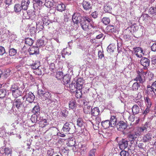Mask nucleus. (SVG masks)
I'll return each instance as SVG.
<instances>
[{
  "instance_id": "nucleus-17",
  "label": "nucleus",
  "mask_w": 156,
  "mask_h": 156,
  "mask_svg": "<svg viewBox=\"0 0 156 156\" xmlns=\"http://www.w3.org/2000/svg\"><path fill=\"white\" fill-rule=\"evenodd\" d=\"M137 73L138 75L134 80L137 81H139L140 83H143L145 81V76L140 75L139 73Z\"/></svg>"
},
{
  "instance_id": "nucleus-36",
  "label": "nucleus",
  "mask_w": 156,
  "mask_h": 156,
  "mask_svg": "<svg viewBox=\"0 0 156 156\" xmlns=\"http://www.w3.org/2000/svg\"><path fill=\"white\" fill-rule=\"evenodd\" d=\"M77 125L80 127L84 126V122L83 121V119L81 118H79L77 120Z\"/></svg>"
},
{
  "instance_id": "nucleus-24",
  "label": "nucleus",
  "mask_w": 156,
  "mask_h": 156,
  "mask_svg": "<svg viewBox=\"0 0 156 156\" xmlns=\"http://www.w3.org/2000/svg\"><path fill=\"white\" fill-rule=\"evenodd\" d=\"M70 77L69 74H66L63 77V81L64 84H68L70 81Z\"/></svg>"
},
{
  "instance_id": "nucleus-54",
  "label": "nucleus",
  "mask_w": 156,
  "mask_h": 156,
  "mask_svg": "<svg viewBox=\"0 0 156 156\" xmlns=\"http://www.w3.org/2000/svg\"><path fill=\"white\" fill-rule=\"evenodd\" d=\"M37 116L35 114L33 115L31 117L30 119L33 123L35 122L36 121L39 120L37 119Z\"/></svg>"
},
{
  "instance_id": "nucleus-38",
  "label": "nucleus",
  "mask_w": 156,
  "mask_h": 156,
  "mask_svg": "<svg viewBox=\"0 0 156 156\" xmlns=\"http://www.w3.org/2000/svg\"><path fill=\"white\" fill-rule=\"evenodd\" d=\"M23 9L22 5L19 4H15L14 6V11L16 12H18L21 11Z\"/></svg>"
},
{
  "instance_id": "nucleus-42",
  "label": "nucleus",
  "mask_w": 156,
  "mask_h": 156,
  "mask_svg": "<svg viewBox=\"0 0 156 156\" xmlns=\"http://www.w3.org/2000/svg\"><path fill=\"white\" fill-rule=\"evenodd\" d=\"M149 12L153 16L156 15V7H151L149 10Z\"/></svg>"
},
{
  "instance_id": "nucleus-56",
  "label": "nucleus",
  "mask_w": 156,
  "mask_h": 156,
  "mask_svg": "<svg viewBox=\"0 0 156 156\" xmlns=\"http://www.w3.org/2000/svg\"><path fill=\"white\" fill-rule=\"evenodd\" d=\"M104 9L105 10L106 12H109L111 11L112 9V8L110 6H109V5L106 4L104 7Z\"/></svg>"
},
{
  "instance_id": "nucleus-47",
  "label": "nucleus",
  "mask_w": 156,
  "mask_h": 156,
  "mask_svg": "<svg viewBox=\"0 0 156 156\" xmlns=\"http://www.w3.org/2000/svg\"><path fill=\"white\" fill-rule=\"evenodd\" d=\"M30 35L31 36L35 37L36 34V29L34 27H31L30 29Z\"/></svg>"
},
{
  "instance_id": "nucleus-34",
  "label": "nucleus",
  "mask_w": 156,
  "mask_h": 156,
  "mask_svg": "<svg viewBox=\"0 0 156 156\" xmlns=\"http://www.w3.org/2000/svg\"><path fill=\"white\" fill-rule=\"evenodd\" d=\"M147 88L146 93L148 95L153 94V93H154V91H155V90H154L152 87L150 85H147Z\"/></svg>"
},
{
  "instance_id": "nucleus-35",
  "label": "nucleus",
  "mask_w": 156,
  "mask_h": 156,
  "mask_svg": "<svg viewBox=\"0 0 156 156\" xmlns=\"http://www.w3.org/2000/svg\"><path fill=\"white\" fill-rule=\"evenodd\" d=\"M7 92L6 89H0V98L3 99L7 95Z\"/></svg>"
},
{
  "instance_id": "nucleus-62",
  "label": "nucleus",
  "mask_w": 156,
  "mask_h": 156,
  "mask_svg": "<svg viewBox=\"0 0 156 156\" xmlns=\"http://www.w3.org/2000/svg\"><path fill=\"white\" fill-rule=\"evenodd\" d=\"M5 52V48L2 46H0V55H3Z\"/></svg>"
},
{
  "instance_id": "nucleus-52",
  "label": "nucleus",
  "mask_w": 156,
  "mask_h": 156,
  "mask_svg": "<svg viewBox=\"0 0 156 156\" xmlns=\"http://www.w3.org/2000/svg\"><path fill=\"white\" fill-rule=\"evenodd\" d=\"M69 87L70 90L72 92H74L76 90H77V88H76V87L74 84H71L69 85Z\"/></svg>"
},
{
  "instance_id": "nucleus-50",
  "label": "nucleus",
  "mask_w": 156,
  "mask_h": 156,
  "mask_svg": "<svg viewBox=\"0 0 156 156\" xmlns=\"http://www.w3.org/2000/svg\"><path fill=\"white\" fill-rule=\"evenodd\" d=\"M139 86H140V85H139ZM139 86V84H138V83L137 82H135L133 84L132 86V87L131 88V89L133 90H138Z\"/></svg>"
},
{
  "instance_id": "nucleus-63",
  "label": "nucleus",
  "mask_w": 156,
  "mask_h": 156,
  "mask_svg": "<svg viewBox=\"0 0 156 156\" xmlns=\"http://www.w3.org/2000/svg\"><path fill=\"white\" fill-rule=\"evenodd\" d=\"M10 71L9 70H6V71L5 72L3 73V75L4 77L5 78H7L9 76Z\"/></svg>"
},
{
  "instance_id": "nucleus-61",
  "label": "nucleus",
  "mask_w": 156,
  "mask_h": 156,
  "mask_svg": "<svg viewBox=\"0 0 156 156\" xmlns=\"http://www.w3.org/2000/svg\"><path fill=\"white\" fill-rule=\"evenodd\" d=\"M148 127L147 125H144L143 126L140 127V130L141 132H143L147 131V129Z\"/></svg>"
},
{
  "instance_id": "nucleus-3",
  "label": "nucleus",
  "mask_w": 156,
  "mask_h": 156,
  "mask_svg": "<svg viewBox=\"0 0 156 156\" xmlns=\"http://www.w3.org/2000/svg\"><path fill=\"white\" fill-rule=\"evenodd\" d=\"M75 129V126L72 122H66L64 125L62 130L66 134H71L74 132Z\"/></svg>"
},
{
  "instance_id": "nucleus-53",
  "label": "nucleus",
  "mask_w": 156,
  "mask_h": 156,
  "mask_svg": "<svg viewBox=\"0 0 156 156\" xmlns=\"http://www.w3.org/2000/svg\"><path fill=\"white\" fill-rule=\"evenodd\" d=\"M122 151L120 152V154L121 156H129V152L124 150H122Z\"/></svg>"
},
{
  "instance_id": "nucleus-23",
  "label": "nucleus",
  "mask_w": 156,
  "mask_h": 156,
  "mask_svg": "<svg viewBox=\"0 0 156 156\" xmlns=\"http://www.w3.org/2000/svg\"><path fill=\"white\" fill-rule=\"evenodd\" d=\"M34 5L37 7L39 9H40L42 6L43 2L41 0H34Z\"/></svg>"
},
{
  "instance_id": "nucleus-46",
  "label": "nucleus",
  "mask_w": 156,
  "mask_h": 156,
  "mask_svg": "<svg viewBox=\"0 0 156 156\" xmlns=\"http://www.w3.org/2000/svg\"><path fill=\"white\" fill-rule=\"evenodd\" d=\"M42 20L43 22V24H45V25H48L50 22V21L49 20V18L48 16H45L44 17L42 18Z\"/></svg>"
},
{
  "instance_id": "nucleus-7",
  "label": "nucleus",
  "mask_w": 156,
  "mask_h": 156,
  "mask_svg": "<svg viewBox=\"0 0 156 156\" xmlns=\"http://www.w3.org/2000/svg\"><path fill=\"white\" fill-rule=\"evenodd\" d=\"M40 92V93L39 94L41 96L43 101L47 100H50L51 99V94L50 93L46 92L43 93L44 92L42 90L38 91L39 93Z\"/></svg>"
},
{
  "instance_id": "nucleus-59",
  "label": "nucleus",
  "mask_w": 156,
  "mask_h": 156,
  "mask_svg": "<svg viewBox=\"0 0 156 156\" xmlns=\"http://www.w3.org/2000/svg\"><path fill=\"white\" fill-rule=\"evenodd\" d=\"M143 17L144 19V21L145 22H147L148 20V18L149 17V16L148 14H144L143 16Z\"/></svg>"
},
{
  "instance_id": "nucleus-33",
  "label": "nucleus",
  "mask_w": 156,
  "mask_h": 156,
  "mask_svg": "<svg viewBox=\"0 0 156 156\" xmlns=\"http://www.w3.org/2000/svg\"><path fill=\"white\" fill-rule=\"evenodd\" d=\"M53 0H45L44 5L48 8H50L53 5Z\"/></svg>"
},
{
  "instance_id": "nucleus-5",
  "label": "nucleus",
  "mask_w": 156,
  "mask_h": 156,
  "mask_svg": "<svg viewBox=\"0 0 156 156\" xmlns=\"http://www.w3.org/2000/svg\"><path fill=\"white\" fill-rule=\"evenodd\" d=\"M24 97H22L19 98L15 99L13 104V106L18 109L20 108L23 106V103L24 100Z\"/></svg>"
},
{
  "instance_id": "nucleus-26",
  "label": "nucleus",
  "mask_w": 156,
  "mask_h": 156,
  "mask_svg": "<svg viewBox=\"0 0 156 156\" xmlns=\"http://www.w3.org/2000/svg\"><path fill=\"white\" fill-rule=\"evenodd\" d=\"M69 105L70 108L72 109L75 108L76 106V101L73 99L71 100L69 102Z\"/></svg>"
},
{
  "instance_id": "nucleus-9",
  "label": "nucleus",
  "mask_w": 156,
  "mask_h": 156,
  "mask_svg": "<svg viewBox=\"0 0 156 156\" xmlns=\"http://www.w3.org/2000/svg\"><path fill=\"white\" fill-rule=\"evenodd\" d=\"M134 54L137 57L140 58L144 55L142 49L139 47L133 48Z\"/></svg>"
},
{
  "instance_id": "nucleus-15",
  "label": "nucleus",
  "mask_w": 156,
  "mask_h": 156,
  "mask_svg": "<svg viewBox=\"0 0 156 156\" xmlns=\"http://www.w3.org/2000/svg\"><path fill=\"white\" fill-rule=\"evenodd\" d=\"M140 63L141 64L145 67H148L150 64V60L147 58L144 57L142 58L140 60Z\"/></svg>"
},
{
  "instance_id": "nucleus-27",
  "label": "nucleus",
  "mask_w": 156,
  "mask_h": 156,
  "mask_svg": "<svg viewBox=\"0 0 156 156\" xmlns=\"http://www.w3.org/2000/svg\"><path fill=\"white\" fill-rule=\"evenodd\" d=\"M39 126L43 128L47 125L48 123L47 120L45 119H41L39 122Z\"/></svg>"
},
{
  "instance_id": "nucleus-8",
  "label": "nucleus",
  "mask_w": 156,
  "mask_h": 156,
  "mask_svg": "<svg viewBox=\"0 0 156 156\" xmlns=\"http://www.w3.org/2000/svg\"><path fill=\"white\" fill-rule=\"evenodd\" d=\"M37 20L39 21H37L36 22V29L40 31H41L44 28V27L43 24V22L42 23L43 21L42 20V17H41L40 16H38Z\"/></svg>"
},
{
  "instance_id": "nucleus-31",
  "label": "nucleus",
  "mask_w": 156,
  "mask_h": 156,
  "mask_svg": "<svg viewBox=\"0 0 156 156\" xmlns=\"http://www.w3.org/2000/svg\"><path fill=\"white\" fill-rule=\"evenodd\" d=\"M56 9L58 11L62 12L65 10V5L62 3H60L57 5Z\"/></svg>"
},
{
  "instance_id": "nucleus-41",
  "label": "nucleus",
  "mask_w": 156,
  "mask_h": 156,
  "mask_svg": "<svg viewBox=\"0 0 156 156\" xmlns=\"http://www.w3.org/2000/svg\"><path fill=\"white\" fill-rule=\"evenodd\" d=\"M17 53V50L14 48H11L9 49V54L11 56H14L16 55Z\"/></svg>"
},
{
  "instance_id": "nucleus-2",
  "label": "nucleus",
  "mask_w": 156,
  "mask_h": 156,
  "mask_svg": "<svg viewBox=\"0 0 156 156\" xmlns=\"http://www.w3.org/2000/svg\"><path fill=\"white\" fill-rule=\"evenodd\" d=\"M10 89L13 96L16 98L21 95L23 90V89L22 87H19L17 84L12 85Z\"/></svg>"
},
{
  "instance_id": "nucleus-18",
  "label": "nucleus",
  "mask_w": 156,
  "mask_h": 156,
  "mask_svg": "<svg viewBox=\"0 0 156 156\" xmlns=\"http://www.w3.org/2000/svg\"><path fill=\"white\" fill-rule=\"evenodd\" d=\"M30 3L29 0H22L21 5L23 7V9L25 10H27Z\"/></svg>"
},
{
  "instance_id": "nucleus-10",
  "label": "nucleus",
  "mask_w": 156,
  "mask_h": 156,
  "mask_svg": "<svg viewBox=\"0 0 156 156\" xmlns=\"http://www.w3.org/2000/svg\"><path fill=\"white\" fill-rule=\"evenodd\" d=\"M128 141L126 139H123L119 144V148L121 150H124L128 146Z\"/></svg>"
},
{
  "instance_id": "nucleus-44",
  "label": "nucleus",
  "mask_w": 156,
  "mask_h": 156,
  "mask_svg": "<svg viewBox=\"0 0 156 156\" xmlns=\"http://www.w3.org/2000/svg\"><path fill=\"white\" fill-rule=\"evenodd\" d=\"M32 112L34 114L40 112V108L39 105H36L33 108L32 110Z\"/></svg>"
},
{
  "instance_id": "nucleus-14",
  "label": "nucleus",
  "mask_w": 156,
  "mask_h": 156,
  "mask_svg": "<svg viewBox=\"0 0 156 156\" xmlns=\"http://www.w3.org/2000/svg\"><path fill=\"white\" fill-rule=\"evenodd\" d=\"M139 135L138 133L135 132L129 134L128 136V138L130 141H133L137 139Z\"/></svg>"
},
{
  "instance_id": "nucleus-12",
  "label": "nucleus",
  "mask_w": 156,
  "mask_h": 156,
  "mask_svg": "<svg viewBox=\"0 0 156 156\" xmlns=\"http://www.w3.org/2000/svg\"><path fill=\"white\" fill-rule=\"evenodd\" d=\"M26 98V100L30 103L33 102L34 100L35 97L33 93L29 92V93L24 96Z\"/></svg>"
},
{
  "instance_id": "nucleus-58",
  "label": "nucleus",
  "mask_w": 156,
  "mask_h": 156,
  "mask_svg": "<svg viewBox=\"0 0 156 156\" xmlns=\"http://www.w3.org/2000/svg\"><path fill=\"white\" fill-rule=\"evenodd\" d=\"M151 107H149L146 106V108L145 109L144 112L143 113V114L144 115H145L147 114L149 112L150 110V108Z\"/></svg>"
},
{
  "instance_id": "nucleus-21",
  "label": "nucleus",
  "mask_w": 156,
  "mask_h": 156,
  "mask_svg": "<svg viewBox=\"0 0 156 156\" xmlns=\"http://www.w3.org/2000/svg\"><path fill=\"white\" fill-rule=\"evenodd\" d=\"M144 102L146 106L151 107L152 105V101L148 96L144 98Z\"/></svg>"
},
{
  "instance_id": "nucleus-45",
  "label": "nucleus",
  "mask_w": 156,
  "mask_h": 156,
  "mask_svg": "<svg viewBox=\"0 0 156 156\" xmlns=\"http://www.w3.org/2000/svg\"><path fill=\"white\" fill-rule=\"evenodd\" d=\"M37 47H42L45 45L44 41L42 40H38L37 42Z\"/></svg>"
},
{
  "instance_id": "nucleus-19",
  "label": "nucleus",
  "mask_w": 156,
  "mask_h": 156,
  "mask_svg": "<svg viewBox=\"0 0 156 156\" xmlns=\"http://www.w3.org/2000/svg\"><path fill=\"white\" fill-rule=\"evenodd\" d=\"M152 136V134L150 133H148L144 135L142 138L143 141L144 142H147L151 141Z\"/></svg>"
},
{
  "instance_id": "nucleus-20",
  "label": "nucleus",
  "mask_w": 156,
  "mask_h": 156,
  "mask_svg": "<svg viewBox=\"0 0 156 156\" xmlns=\"http://www.w3.org/2000/svg\"><path fill=\"white\" fill-rule=\"evenodd\" d=\"M100 113V110L98 107H96L93 108H91V115L93 116H97Z\"/></svg>"
},
{
  "instance_id": "nucleus-40",
  "label": "nucleus",
  "mask_w": 156,
  "mask_h": 156,
  "mask_svg": "<svg viewBox=\"0 0 156 156\" xmlns=\"http://www.w3.org/2000/svg\"><path fill=\"white\" fill-rule=\"evenodd\" d=\"M115 48V46L114 44H111L108 47L107 51L108 53H111L113 51Z\"/></svg>"
},
{
  "instance_id": "nucleus-49",
  "label": "nucleus",
  "mask_w": 156,
  "mask_h": 156,
  "mask_svg": "<svg viewBox=\"0 0 156 156\" xmlns=\"http://www.w3.org/2000/svg\"><path fill=\"white\" fill-rule=\"evenodd\" d=\"M101 22L105 25H107L110 22V20L109 18L104 17L102 19Z\"/></svg>"
},
{
  "instance_id": "nucleus-48",
  "label": "nucleus",
  "mask_w": 156,
  "mask_h": 156,
  "mask_svg": "<svg viewBox=\"0 0 156 156\" xmlns=\"http://www.w3.org/2000/svg\"><path fill=\"white\" fill-rule=\"evenodd\" d=\"M76 97L78 99H80L82 96V91L81 90H76Z\"/></svg>"
},
{
  "instance_id": "nucleus-13",
  "label": "nucleus",
  "mask_w": 156,
  "mask_h": 156,
  "mask_svg": "<svg viewBox=\"0 0 156 156\" xmlns=\"http://www.w3.org/2000/svg\"><path fill=\"white\" fill-rule=\"evenodd\" d=\"M84 83L83 80L82 78H78L76 81V88L77 90H81Z\"/></svg>"
},
{
  "instance_id": "nucleus-30",
  "label": "nucleus",
  "mask_w": 156,
  "mask_h": 156,
  "mask_svg": "<svg viewBox=\"0 0 156 156\" xmlns=\"http://www.w3.org/2000/svg\"><path fill=\"white\" fill-rule=\"evenodd\" d=\"M43 71L44 69L41 66H40L36 69H35L34 72L36 75H41L43 73Z\"/></svg>"
},
{
  "instance_id": "nucleus-1",
  "label": "nucleus",
  "mask_w": 156,
  "mask_h": 156,
  "mask_svg": "<svg viewBox=\"0 0 156 156\" xmlns=\"http://www.w3.org/2000/svg\"><path fill=\"white\" fill-rule=\"evenodd\" d=\"M91 21L90 18L88 16H83L80 21V24L82 29L86 31L91 33V28L94 29L95 27L92 25L89 26V23Z\"/></svg>"
},
{
  "instance_id": "nucleus-28",
  "label": "nucleus",
  "mask_w": 156,
  "mask_h": 156,
  "mask_svg": "<svg viewBox=\"0 0 156 156\" xmlns=\"http://www.w3.org/2000/svg\"><path fill=\"white\" fill-rule=\"evenodd\" d=\"M101 125L103 128L105 129L109 128L110 126H111L109 120H108L102 121L101 122Z\"/></svg>"
},
{
  "instance_id": "nucleus-22",
  "label": "nucleus",
  "mask_w": 156,
  "mask_h": 156,
  "mask_svg": "<svg viewBox=\"0 0 156 156\" xmlns=\"http://www.w3.org/2000/svg\"><path fill=\"white\" fill-rule=\"evenodd\" d=\"M132 110L134 115L137 114L140 112V108L137 105H134L132 107Z\"/></svg>"
},
{
  "instance_id": "nucleus-4",
  "label": "nucleus",
  "mask_w": 156,
  "mask_h": 156,
  "mask_svg": "<svg viewBox=\"0 0 156 156\" xmlns=\"http://www.w3.org/2000/svg\"><path fill=\"white\" fill-rule=\"evenodd\" d=\"M116 126L118 130L123 131L127 128L128 125L126 122L121 120L117 123Z\"/></svg>"
},
{
  "instance_id": "nucleus-29",
  "label": "nucleus",
  "mask_w": 156,
  "mask_h": 156,
  "mask_svg": "<svg viewBox=\"0 0 156 156\" xmlns=\"http://www.w3.org/2000/svg\"><path fill=\"white\" fill-rule=\"evenodd\" d=\"M109 122H110L111 126H115L117 122V119L116 116L114 115L111 116L110 120L109 121Z\"/></svg>"
},
{
  "instance_id": "nucleus-25",
  "label": "nucleus",
  "mask_w": 156,
  "mask_h": 156,
  "mask_svg": "<svg viewBox=\"0 0 156 156\" xmlns=\"http://www.w3.org/2000/svg\"><path fill=\"white\" fill-rule=\"evenodd\" d=\"M105 30L107 32L112 33L115 32L116 28L114 26L109 25L106 27Z\"/></svg>"
},
{
  "instance_id": "nucleus-39",
  "label": "nucleus",
  "mask_w": 156,
  "mask_h": 156,
  "mask_svg": "<svg viewBox=\"0 0 156 156\" xmlns=\"http://www.w3.org/2000/svg\"><path fill=\"white\" fill-rule=\"evenodd\" d=\"M40 66V62L38 61H35L34 63L31 65L32 68L34 69H35Z\"/></svg>"
},
{
  "instance_id": "nucleus-32",
  "label": "nucleus",
  "mask_w": 156,
  "mask_h": 156,
  "mask_svg": "<svg viewBox=\"0 0 156 156\" xmlns=\"http://www.w3.org/2000/svg\"><path fill=\"white\" fill-rule=\"evenodd\" d=\"M91 106H87L85 105L83 108V112L85 114H89L91 112Z\"/></svg>"
},
{
  "instance_id": "nucleus-64",
  "label": "nucleus",
  "mask_w": 156,
  "mask_h": 156,
  "mask_svg": "<svg viewBox=\"0 0 156 156\" xmlns=\"http://www.w3.org/2000/svg\"><path fill=\"white\" fill-rule=\"evenodd\" d=\"M135 117L134 115L132 116L130 114H129L128 119L129 121L131 122H134L135 120Z\"/></svg>"
},
{
  "instance_id": "nucleus-57",
  "label": "nucleus",
  "mask_w": 156,
  "mask_h": 156,
  "mask_svg": "<svg viewBox=\"0 0 156 156\" xmlns=\"http://www.w3.org/2000/svg\"><path fill=\"white\" fill-rule=\"evenodd\" d=\"M63 77L62 73L61 72H58L56 74V77L58 79L60 80Z\"/></svg>"
},
{
  "instance_id": "nucleus-51",
  "label": "nucleus",
  "mask_w": 156,
  "mask_h": 156,
  "mask_svg": "<svg viewBox=\"0 0 156 156\" xmlns=\"http://www.w3.org/2000/svg\"><path fill=\"white\" fill-rule=\"evenodd\" d=\"M22 17L24 19H29V10L27 12L26 11V10H25L24 12H23Z\"/></svg>"
},
{
  "instance_id": "nucleus-11",
  "label": "nucleus",
  "mask_w": 156,
  "mask_h": 156,
  "mask_svg": "<svg viewBox=\"0 0 156 156\" xmlns=\"http://www.w3.org/2000/svg\"><path fill=\"white\" fill-rule=\"evenodd\" d=\"M82 4L83 7L85 10H88L91 8V5L88 0H84Z\"/></svg>"
},
{
  "instance_id": "nucleus-55",
  "label": "nucleus",
  "mask_w": 156,
  "mask_h": 156,
  "mask_svg": "<svg viewBox=\"0 0 156 156\" xmlns=\"http://www.w3.org/2000/svg\"><path fill=\"white\" fill-rule=\"evenodd\" d=\"M96 149H92L88 153V156H95Z\"/></svg>"
},
{
  "instance_id": "nucleus-16",
  "label": "nucleus",
  "mask_w": 156,
  "mask_h": 156,
  "mask_svg": "<svg viewBox=\"0 0 156 156\" xmlns=\"http://www.w3.org/2000/svg\"><path fill=\"white\" fill-rule=\"evenodd\" d=\"M12 150L11 148L7 147L4 149V152L3 154V156H11Z\"/></svg>"
},
{
  "instance_id": "nucleus-37",
  "label": "nucleus",
  "mask_w": 156,
  "mask_h": 156,
  "mask_svg": "<svg viewBox=\"0 0 156 156\" xmlns=\"http://www.w3.org/2000/svg\"><path fill=\"white\" fill-rule=\"evenodd\" d=\"M29 19L34 20L36 16L35 12L33 10H29Z\"/></svg>"
},
{
  "instance_id": "nucleus-6",
  "label": "nucleus",
  "mask_w": 156,
  "mask_h": 156,
  "mask_svg": "<svg viewBox=\"0 0 156 156\" xmlns=\"http://www.w3.org/2000/svg\"><path fill=\"white\" fill-rule=\"evenodd\" d=\"M82 17L80 13L76 12L73 16L72 20L74 23L77 24L79 22H80L81 20L82 19Z\"/></svg>"
},
{
  "instance_id": "nucleus-60",
  "label": "nucleus",
  "mask_w": 156,
  "mask_h": 156,
  "mask_svg": "<svg viewBox=\"0 0 156 156\" xmlns=\"http://www.w3.org/2000/svg\"><path fill=\"white\" fill-rule=\"evenodd\" d=\"M87 149V147L85 145H82L80 147V150L81 153H84L85 152Z\"/></svg>"
},
{
  "instance_id": "nucleus-43",
  "label": "nucleus",
  "mask_w": 156,
  "mask_h": 156,
  "mask_svg": "<svg viewBox=\"0 0 156 156\" xmlns=\"http://www.w3.org/2000/svg\"><path fill=\"white\" fill-rule=\"evenodd\" d=\"M25 43L29 46H31L33 43V41L31 38H27L25 39Z\"/></svg>"
}]
</instances>
